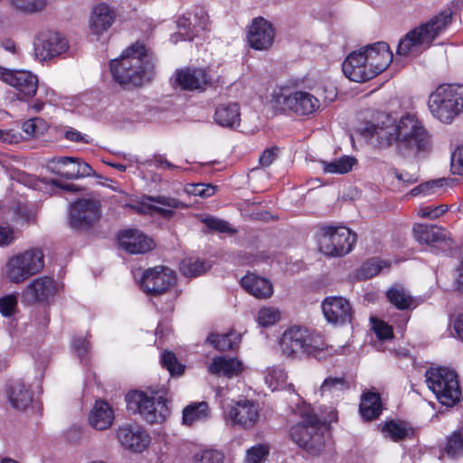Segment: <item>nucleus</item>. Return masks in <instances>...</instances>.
<instances>
[{"mask_svg":"<svg viewBox=\"0 0 463 463\" xmlns=\"http://www.w3.org/2000/svg\"><path fill=\"white\" fill-rule=\"evenodd\" d=\"M388 300L398 309H413L417 304L414 298L402 287L390 288L386 293Z\"/></svg>","mask_w":463,"mask_h":463,"instance_id":"obj_37","label":"nucleus"},{"mask_svg":"<svg viewBox=\"0 0 463 463\" xmlns=\"http://www.w3.org/2000/svg\"><path fill=\"white\" fill-rule=\"evenodd\" d=\"M226 423L249 430L253 428L260 418L258 405L250 400H240L223 411Z\"/></svg>","mask_w":463,"mask_h":463,"instance_id":"obj_13","label":"nucleus"},{"mask_svg":"<svg viewBox=\"0 0 463 463\" xmlns=\"http://www.w3.org/2000/svg\"><path fill=\"white\" fill-rule=\"evenodd\" d=\"M373 328L381 340L390 339L393 336L392 328L382 320L372 319Z\"/></svg>","mask_w":463,"mask_h":463,"instance_id":"obj_58","label":"nucleus"},{"mask_svg":"<svg viewBox=\"0 0 463 463\" xmlns=\"http://www.w3.org/2000/svg\"><path fill=\"white\" fill-rule=\"evenodd\" d=\"M361 134L380 148H387L392 145L398 148L397 121L390 118L377 124L367 122L361 129Z\"/></svg>","mask_w":463,"mask_h":463,"instance_id":"obj_14","label":"nucleus"},{"mask_svg":"<svg viewBox=\"0 0 463 463\" xmlns=\"http://www.w3.org/2000/svg\"><path fill=\"white\" fill-rule=\"evenodd\" d=\"M241 287L258 299H268L274 292L271 281L255 273L248 272L241 279Z\"/></svg>","mask_w":463,"mask_h":463,"instance_id":"obj_27","label":"nucleus"},{"mask_svg":"<svg viewBox=\"0 0 463 463\" xmlns=\"http://www.w3.org/2000/svg\"><path fill=\"white\" fill-rule=\"evenodd\" d=\"M349 388L347 381L343 376H329L322 383L319 392L321 396L326 398L339 397Z\"/></svg>","mask_w":463,"mask_h":463,"instance_id":"obj_36","label":"nucleus"},{"mask_svg":"<svg viewBox=\"0 0 463 463\" xmlns=\"http://www.w3.org/2000/svg\"><path fill=\"white\" fill-rule=\"evenodd\" d=\"M322 310L326 319L331 324L344 325L352 320V307L343 297L326 298L322 302Z\"/></svg>","mask_w":463,"mask_h":463,"instance_id":"obj_23","label":"nucleus"},{"mask_svg":"<svg viewBox=\"0 0 463 463\" xmlns=\"http://www.w3.org/2000/svg\"><path fill=\"white\" fill-rule=\"evenodd\" d=\"M241 336L235 332L228 334H211L207 341L219 351H227L233 349L238 345Z\"/></svg>","mask_w":463,"mask_h":463,"instance_id":"obj_39","label":"nucleus"},{"mask_svg":"<svg viewBox=\"0 0 463 463\" xmlns=\"http://www.w3.org/2000/svg\"><path fill=\"white\" fill-rule=\"evenodd\" d=\"M452 12L446 10L410 32L399 42L397 54L408 56L419 54L429 48L432 41L438 37L450 24Z\"/></svg>","mask_w":463,"mask_h":463,"instance_id":"obj_3","label":"nucleus"},{"mask_svg":"<svg viewBox=\"0 0 463 463\" xmlns=\"http://www.w3.org/2000/svg\"><path fill=\"white\" fill-rule=\"evenodd\" d=\"M280 313L278 308L268 307H262L258 313V323L263 327L274 325L279 320Z\"/></svg>","mask_w":463,"mask_h":463,"instance_id":"obj_46","label":"nucleus"},{"mask_svg":"<svg viewBox=\"0 0 463 463\" xmlns=\"http://www.w3.org/2000/svg\"><path fill=\"white\" fill-rule=\"evenodd\" d=\"M390 174L393 175L398 181L406 185L412 184L418 181L419 175L417 173L399 172L397 169H391Z\"/></svg>","mask_w":463,"mask_h":463,"instance_id":"obj_59","label":"nucleus"},{"mask_svg":"<svg viewBox=\"0 0 463 463\" xmlns=\"http://www.w3.org/2000/svg\"><path fill=\"white\" fill-rule=\"evenodd\" d=\"M356 162L354 157L344 156L332 162H323V170L325 173L344 175L350 172Z\"/></svg>","mask_w":463,"mask_h":463,"instance_id":"obj_41","label":"nucleus"},{"mask_svg":"<svg viewBox=\"0 0 463 463\" xmlns=\"http://www.w3.org/2000/svg\"><path fill=\"white\" fill-rule=\"evenodd\" d=\"M205 226L214 232L222 233H233L235 230L232 229L229 222L213 216H207L202 220Z\"/></svg>","mask_w":463,"mask_h":463,"instance_id":"obj_49","label":"nucleus"},{"mask_svg":"<svg viewBox=\"0 0 463 463\" xmlns=\"http://www.w3.org/2000/svg\"><path fill=\"white\" fill-rule=\"evenodd\" d=\"M47 168L52 173L66 178L79 179L93 175L90 165L78 157L61 156L48 161Z\"/></svg>","mask_w":463,"mask_h":463,"instance_id":"obj_18","label":"nucleus"},{"mask_svg":"<svg viewBox=\"0 0 463 463\" xmlns=\"http://www.w3.org/2000/svg\"><path fill=\"white\" fill-rule=\"evenodd\" d=\"M425 376L429 389L442 405L452 407L459 401L461 390L455 371L446 367L431 368Z\"/></svg>","mask_w":463,"mask_h":463,"instance_id":"obj_9","label":"nucleus"},{"mask_svg":"<svg viewBox=\"0 0 463 463\" xmlns=\"http://www.w3.org/2000/svg\"><path fill=\"white\" fill-rule=\"evenodd\" d=\"M280 346L283 354L289 358L304 355L317 357L326 349V344L319 332L300 326H290L283 333Z\"/></svg>","mask_w":463,"mask_h":463,"instance_id":"obj_4","label":"nucleus"},{"mask_svg":"<svg viewBox=\"0 0 463 463\" xmlns=\"http://www.w3.org/2000/svg\"><path fill=\"white\" fill-rule=\"evenodd\" d=\"M0 80L14 88L22 96L32 98L38 89V77L29 71H12L0 66Z\"/></svg>","mask_w":463,"mask_h":463,"instance_id":"obj_20","label":"nucleus"},{"mask_svg":"<svg viewBox=\"0 0 463 463\" xmlns=\"http://www.w3.org/2000/svg\"><path fill=\"white\" fill-rule=\"evenodd\" d=\"M117 438L122 447L133 452L144 451L151 442L148 432L137 423L120 426Z\"/></svg>","mask_w":463,"mask_h":463,"instance_id":"obj_22","label":"nucleus"},{"mask_svg":"<svg viewBox=\"0 0 463 463\" xmlns=\"http://www.w3.org/2000/svg\"><path fill=\"white\" fill-rule=\"evenodd\" d=\"M215 186L205 184H191L185 187V192L203 198L211 197L215 194Z\"/></svg>","mask_w":463,"mask_h":463,"instance_id":"obj_54","label":"nucleus"},{"mask_svg":"<svg viewBox=\"0 0 463 463\" xmlns=\"http://www.w3.org/2000/svg\"><path fill=\"white\" fill-rule=\"evenodd\" d=\"M144 200L158 203L164 207L156 206L154 204L147 205V208L160 214L163 217H171L174 214V209H185L188 205L180 200L165 196V195H156V196H145Z\"/></svg>","mask_w":463,"mask_h":463,"instance_id":"obj_33","label":"nucleus"},{"mask_svg":"<svg viewBox=\"0 0 463 463\" xmlns=\"http://www.w3.org/2000/svg\"><path fill=\"white\" fill-rule=\"evenodd\" d=\"M277 106L288 109L297 115H311L320 108L319 99L307 91H293L285 93L282 90L273 95Z\"/></svg>","mask_w":463,"mask_h":463,"instance_id":"obj_12","label":"nucleus"},{"mask_svg":"<svg viewBox=\"0 0 463 463\" xmlns=\"http://www.w3.org/2000/svg\"><path fill=\"white\" fill-rule=\"evenodd\" d=\"M17 307V298L14 294H9L0 298V314L4 317H11Z\"/></svg>","mask_w":463,"mask_h":463,"instance_id":"obj_56","label":"nucleus"},{"mask_svg":"<svg viewBox=\"0 0 463 463\" xmlns=\"http://www.w3.org/2000/svg\"><path fill=\"white\" fill-rule=\"evenodd\" d=\"M297 414L299 415L300 420L289 430L292 441L310 454H319L326 445L327 429L325 423L318 419L309 405L298 408Z\"/></svg>","mask_w":463,"mask_h":463,"instance_id":"obj_2","label":"nucleus"},{"mask_svg":"<svg viewBox=\"0 0 463 463\" xmlns=\"http://www.w3.org/2000/svg\"><path fill=\"white\" fill-rule=\"evenodd\" d=\"M366 62L368 73L373 79L383 71L392 60V52L384 42H377L360 49Z\"/></svg>","mask_w":463,"mask_h":463,"instance_id":"obj_19","label":"nucleus"},{"mask_svg":"<svg viewBox=\"0 0 463 463\" xmlns=\"http://www.w3.org/2000/svg\"><path fill=\"white\" fill-rule=\"evenodd\" d=\"M114 420V411L105 401H96L89 415L90 424L96 430L109 429Z\"/></svg>","mask_w":463,"mask_h":463,"instance_id":"obj_31","label":"nucleus"},{"mask_svg":"<svg viewBox=\"0 0 463 463\" xmlns=\"http://www.w3.org/2000/svg\"><path fill=\"white\" fill-rule=\"evenodd\" d=\"M175 82L183 90L203 91L211 80L204 69L187 67L175 72Z\"/></svg>","mask_w":463,"mask_h":463,"instance_id":"obj_24","label":"nucleus"},{"mask_svg":"<svg viewBox=\"0 0 463 463\" xmlns=\"http://www.w3.org/2000/svg\"><path fill=\"white\" fill-rule=\"evenodd\" d=\"M449 456L455 458L463 454V436L460 432L455 431L449 439L446 447Z\"/></svg>","mask_w":463,"mask_h":463,"instance_id":"obj_50","label":"nucleus"},{"mask_svg":"<svg viewBox=\"0 0 463 463\" xmlns=\"http://www.w3.org/2000/svg\"><path fill=\"white\" fill-rule=\"evenodd\" d=\"M141 290L149 296H160L167 292L176 283L175 270L165 266L146 269L139 280Z\"/></svg>","mask_w":463,"mask_h":463,"instance_id":"obj_11","label":"nucleus"},{"mask_svg":"<svg viewBox=\"0 0 463 463\" xmlns=\"http://www.w3.org/2000/svg\"><path fill=\"white\" fill-rule=\"evenodd\" d=\"M43 267V251L32 248L10 257L2 269V277L11 283L20 284L41 272Z\"/></svg>","mask_w":463,"mask_h":463,"instance_id":"obj_6","label":"nucleus"},{"mask_svg":"<svg viewBox=\"0 0 463 463\" xmlns=\"http://www.w3.org/2000/svg\"><path fill=\"white\" fill-rule=\"evenodd\" d=\"M0 140L8 144H17L22 140V135L14 130L4 131L0 129Z\"/></svg>","mask_w":463,"mask_h":463,"instance_id":"obj_63","label":"nucleus"},{"mask_svg":"<svg viewBox=\"0 0 463 463\" xmlns=\"http://www.w3.org/2000/svg\"><path fill=\"white\" fill-rule=\"evenodd\" d=\"M384 266H386L385 261L378 259H372L363 264L359 270V276L362 279H370L376 276Z\"/></svg>","mask_w":463,"mask_h":463,"instance_id":"obj_47","label":"nucleus"},{"mask_svg":"<svg viewBox=\"0 0 463 463\" xmlns=\"http://www.w3.org/2000/svg\"><path fill=\"white\" fill-rule=\"evenodd\" d=\"M269 453V446L260 444L253 446L247 450L246 462L247 463H260Z\"/></svg>","mask_w":463,"mask_h":463,"instance_id":"obj_55","label":"nucleus"},{"mask_svg":"<svg viewBox=\"0 0 463 463\" xmlns=\"http://www.w3.org/2000/svg\"><path fill=\"white\" fill-rule=\"evenodd\" d=\"M287 379V373L279 366H271L266 370L265 383L271 391L283 388L286 385Z\"/></svg>","mask_w":463,"mask_h":463,"instance_id":"obj_42","label":"nucleus"},{"mask_svg":"<svg viewBox=\"0 0 463 463\" xmlns=\"http://www.w3.org/2000/svg\"><path fill=\"white\" fill-rule=\"evenodd\" d=\"M275 29L262 17L254 18L247 30L248 44L257 51H267L274 43Z\"/></svg>","mask_w":463,"mask_h":463,"instance_id":"obj_21","label":"nucleus"},{"mask_svg":"<svg viewBox=\"0 0 463 463\" xmlns=\"http://www.w3.org/2000/svg\"><path fill=\"white\" fill-rule=\"evenodd\" d=\"M23 130L29 137H38L40 135H43V132L46 130V124L42 118H33L26 120L23 124Z\"/></svg>","mask_w":463,"mask_h":463,"instance_id":"obj_51","label":"nucleus"},{"mask_svg":"<svg viewBox=\"0 0 463 463\" xmlns=\"http://www.w3.org/2000/svg\"><path fill=\"white\" fill-rule=\"evenodd\" d=\"M317 241L323 254L342 257L352 250L356 235L345 226H322L317 232Z\"/></svg>","mask_w":463,"mask_h":463,"instance_id":"obj_10","label":"nucleus"},{"mask_svg":"<svg viewBox=\"0 0 463 463\" xmlns=\"http://www.w3.org/2000/svg\"><path fill=\"white\" fill-rule=\"evenodd\" d=\"M209 413V407L205 402L191 403L183 411V423L192 425L204 420L208 419Z\"/></svg>","mask_w":463,"mask_h":463,"instance_id":"obj_38","label":"nucleus"},{"mask_svg":"<svg viewBox=\"0 0 463 463\" xmlns=\"http://www.w3.org/2000/svg\"><path fill=\"white\" fill-rule=\"evenodd\" d=\"M14 240V231L10 227L0 226V246L9 245Z\"/></svg>","mask_w":463,"mask_h":463,"instance_id":"obj_64","label":"nucleus"},{"mask_svg":"<svg viewBox=\"0 0 463 463\" xmlns=\"http://www.w3.org/2000/svg\"><path fill=\"white\" fill-rule=\"evenodd\" d=\"M382 408L383 404L378 392L369 391L363 393L359 410L364 419L372 420L378 418Z\"/></svg>","mask_w":463,"mask_h":463,"instance_id":"obj_35","label":"nucleus"},{"mask_svg":"<svg viewBox=\"0 0 463 463\" xmlns=\"http://www.w3.org/2000/svg\"><path fill=\"white\" fill-rule=\"evenodd\" d=\"M10 5L18 12L33 14L43 11L47 0H9Z\"/></svg>","mask_w":463,"mask_h":463,"instance_id":"obj_43","label":"nucleus"},{"mask_svg":"<svg viewBox=\"0 0 463 463\" xmlns=\"http://www.w3.org/2000/svg\"><path fill=\"white\" fill-rule=\"evenodd\" d=\"M346 78L354 82H364L371 80L366 62L360 50L350 53L342 64Z\"/></svg>","mask_w":463,"mask_h":463,"instance_id":"obj_28","label":"nucleus"},{"mask_svg":"<svg viewBox=\"0 0 463 463\" xmlns=\"http://www.w3.org/2000/svg\"><path fill=\"white\" fill-rule=\"evenodd\" d=\"M398 149L417 155L430 147V136L420 118L407 113L397 120Z\"/></svg>","mask_w":463,"mask_h":463,"instance_id":"obj_7","label":"nucleus"},{"mask_svg":"<svg viewBox=\"0 0 463 463\" xmlns=\"http://www.w3.org/2000/svg\"><path fill=\"white\" fill-rule=\"evenodd\" d=\"M278 152L276 147L265 149L259 158L261 166L269 167L278 158Z\"/></svg>","mask_w":463,"mask_h":463,"instance_id":"obj_61","label":"nucleus"},{"mask_svg":"<svg viewBox=\"0 0 463 463\" xmlns=\"http://www.w3.org/2000/svg\"><path fill=\"white\" fill-rule=\"evenodd\" d=\"M428 107L431 115L440 122L451 123L463 113V85H439L430 95Z\"/></svg>","mask_w":463,"mask_h":463,"instance_id":"obj_5","label":"nucleus"},{"mask_svg":"<svg viewBox=\"0 0 463 463\" xmlns=\"http://www.w3.org/2000/svg\"><path fill=\"white\" fill-rule=\"evenodd\" d=\"M118 242L120 247L130 254H143L155 246L152 239L140 231L131 229L120 232Z\"/></svg>","mask_w":463,"mask_h":463,"instance_id":"obj_26","label":"nucleus"},{"mask_svg":"<svg viewBox=\"0 0 463 463\" xmlns=\"http://www.w3.org/2000/svg\"><path fill=\"white\" fill-rule=\"evenodd\" d=\"M223 455L215 449H206L194 457V463H222Z\"/></svg>","mask_w":463,"mask_h":463,"instance_id":"obj_53","label":"nucleus"},{"mask_svg":"<svg viewBox=\"0 0 463 463\" xmlns=\"http://www.w3.org/2000/svg\"><path fill=\"white\" fill-rule=\"evenodd\" d=\"M448 211V205L440 204L438 206H424L419 209L418 215L421 218L435 220L443 215Z\"/></svg>","mask_w":463,"mask_h":463,"instance_id":"obj_57","label":"nucleus"},{"mask_svg":"<svg viewBox=\"0 0 463 463\" xmlns=\"http://www.w3.org/2000/svg\"><path fill=\"white\" fill-rule=\"evenodd\" d=\"M211 265L198 258H185L180 265V270L185 277H198L204 274Z\"/></svg>","mask_w":463,"mask_h":463,"instance_id":"obj_40","label":"nucleus"},{"mask_svg":"<svg viewBox=\"0 0 463 463\" xmlns=\"http://www.w3.org/2000/svg\"><path fill=\"white\" fill-rule=\"evenodd\" d=\"M110 71L116 82L128 87H139L155 76L156 61L146 47L136 43L127 48L119 58L111 60Z\"/></svg>","mask_w":463,"mask_h":463,"instance_id":"obj_1","label":"nucleus"},{"mask_svg":"<svg viewBox=\"0 0 463 463\" xmlns=\"http://www.w3.org/2000/svg\"><path fill=\"white\" fill-rule=\"evenodd\" d=\"M410 430L404 422L391 420L386 422L383 432L393 441H399L408 436Z\"/></svg>","mask_w":463,"mask_h":463,"instance_id":"obj_44","label":"nucleus"},{"mask_svg":"<svg viewBox=\"0 0 463 463\" xmlns=\"http://www.w3.org/2000/svg\"><path fill=\"white\" fill-rule=\"evenodd\" d=\"M68 48L67 40L57 32H41L34 41V55L41 61L53 59L64 53Z\"/></svg>","mask_w":463,"mask_h":463,"instance_id":"obj_16","label":"nucleus"},{"mask_svg":"<svg viewBox=\"0 0 463 463\" xmlns=\"http://www.w3.org/2000/svg\"><path fill=\"white\" fill-rule=\"evenodd\" d=\"M161 362L163 366L165 367L172 375H178L184 372V366L178 363L175 354L172 352H164Z\"/></svg>","mask_w":463,"mask_h":463,"instance_id":"obj_52","label":"nucleus"},{"mask_svg":"<svg viewBox=\"0 0 463 463\" xmlns=\"http://www.w3.org/2000/svg\"><path fill=\"white\" fill-rule=\"evenodd\" d=\"M208 16L203 11L201 12V20L199 23L194 26L193 29L190 27L186 30L185 24L179 23V34L183 36V40L184 41H192L198 33L199 31H204L207 29L208 24Z\"/></svg>","mask_w":463,"mask_h":463,"instance_id":"obj_45","label":"nucleus"},{"mask_svg":"<svg viewBox=\"0 0 463 463\" xmlns=\"http://www.w3.org/2000/svg\"><path fill=\"white\" fill-rule=\"evenodd\" d=\"M115 14L106 4L95 6L90 17V29L93 34L100 35L113 24Z\"/></svg>","mask_w":463,"mask_h":463,"instance_id":"obj_30","label":"nucleus"},{"mask_svg":"<svg viewBox=\"0 0 463 463\" xmlns=\"http://www.w3.org/2000/svg\"><path fill=\"white\" fill-rule=\"evenodd\" d=\"M6 393L9 403L16 410L25 411L32 404L33 392L22 380L11 383Z\"/></svg>","mask_w":463,"mask_h":463,"instance_id":"obj_29","label":"nucleus"},{"mask_svg":"<svg viewBox=\"0 0 463 463\" xmlns=\"http://www.w3.org/2000/svg\"><path fill=\"white\" fill-rule=\"evenodd\" d=\"M215 122L224 128H234L241 121L240 106L236 102H225L217 106L214 113Z\"/></svg>","mask_w":463,"mask_h":463,"instance_id":"obj_32","label":"nucleus"},{"mask_svg":"<svg viewBox=\"0 0 463 463\" xmlns=\"http://www.w3.org/2000/svg\"><path fill=\"white\" fill-rule=\"evenodd\" d=\"M412 231L414 239L421 244L439 248L444 251L454 247L450 232L443 227L416 223Z\"/></svg>","mask_w":463,"mask_h":463,"instance_id":"obj_17","label":"nucleus"},{"mask_svg":"<svg viewBox=\"0 0 463 463\" xmlns=\"http://www.w3.org/2000/svg\"><path fill=\"white\" fill-rule=\"evenodd\" d=\"M56 293L54 280L43 276L33 279L23 291L24 301L30 304L45 302Z\"/></svg>","mask_w":463,"mask_h":463,"instance_id":"obj_25","label":"nucleus"},{"mask_svg":"<svg viewBox=\"0 0 463 463\" xmlns=\"http://www.w3.org/2000/svg\"><path fill=\"white\" fill-rule=\"evenodd\" d=\"M243 370V364L236 358L226 356L216 357L213 360L209 372L213 374L232 378L239 375Z\"/></svg>","mask_w":463,"mask_h":463,"instance_id":"obj_34","label":"nucleus"},{"mask_svg":"<svg viewBox=\"0 0 463 463\" xmlns=\"http://www.w3.org/2000/svg\"><path fill=\"white\" fill-rule=\"evenodd\" d=\"M445 180L438 179L425 182L423 184H419L411 190V194L413 196L423 194V195H430L437 193L438 189L443 186Z\"/></svg>","mask_w":463,"mask_h":463,"instance_id":"obj_48","label":"nucleus"},{"mask_svg":"<svg viewBox=\"0 0 463 463\" xmlns=\"http://www.w3.org/2000/svg\"><path fill=\"white\" fill-rule=\"evenodd\" d=\"M125 400L129 411L139 413L149 423H160L169 414L166 399L159 392L132 391Z\"/></svg>","mask_w":463,"mask_h":463,"instance_id":"obj_8","label":"nucleus"},{"mask_svg":"<svg viewBox=\"0 0 463 463\" xmlns=\"http://www.w3.org/2000/svg\"><path fill=\"white\" fill-rule=\"evenodd\" d=\"M451 167L454 174L463 175V146L458 147L452 154Z\"/></svg>","mask_w":463,"mask_h":463,"instance_id":"obj_60","label":"nucleus"},{"mask_svg":"<svg viewBox=\"0 0 463 463\" xmlns=\"http://www.w3.org/2000/svg\"><path fill=\"white\" fill-rule=\"evenodd\" d=\"M72 348L80 358H83L90 350V344L86 339L76 337L72 341Z\"/></svg>","mask_w":463,"mask_h":463,"instance_id":"obj_62","label":"nucleus"},{"mask_svg":"<svg viewBox=\"0 0 463 463\" xmlns=\"http://www.w3.org/2000/svg\"><path fill=\"white\" fill-rule=\"evenodd\" d=\"M100 217V203L91 198L79 199L71 205L70 225L73 229L86 230Z\"/></svg>","mask_w":463,"mask_h":463,"instance_id":"obj_15","label":"nucleus"}]
</instances>
